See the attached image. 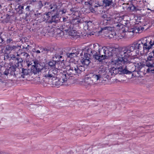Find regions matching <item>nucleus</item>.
<instances>
[{"instance_id": "obj_1", "label": "nucleus", "mask_w": 154, "mask_h": 154, "mask_svg": "<svg viewBox=\"0 0 154 154\" xmlns=\"http://www.w3.org/2000/svg\"><path fill=\"white\" fill-rule=\"evenodd\" d=\"M33 64L32 65L31 71L34 74H37L42 70L45 72L44 74V77L46 78L50 79L52 77H55L58 74L59 69L56 67V61L53 60H51L48 63V64L50 67L51 69L49 70L47 66L43 67L41 65L39 61L37 60H32ZM32 63L30 62L27 63V66L29 67L30 65H32Z\"/></svg>"}, {"instance_id": "obj_2", "label": "nucleus", "mask_w": 154, "mask_h": 154, "mask_svg": "<svg viewBox=\"0 0 154 154\" xmlns=\"http://www.w3.org/2000/svg\"><path fill=\"white\" fill-rule=\"evenodd\" d=\"M143 44L141 40L137 42H134L131 45L128 46L120 49L115 48L118 49L116 52H115V58L117 57V59H122L123 60H125L127 61L126 63H124L126 65L131 63V60L129 57L131 55V53L134 50H136L140 52H145V51L143 47Z\"/></svg>"}, {"instance_id": "obj_3", "label": "nucleus", "mask_w": 154, "mask_h": 154, "mask_svg": "<svg viewBox=\"0 0 154 154\" xmlns=\"http://www.w3.org/2000/svg\"><path fill=\"white\" fill-rule=\"evenodd\" d=\"M98 44H94L92 49L93 57L100 62L110 57L115 58V52L118 50L115 48L109 46L104 47L100 49Z\"/></svg>"}, {"instance_id": "obj_4", "label": "nucleus", "mask_w": 154, "mask_h": 154, "mask_svg": "<svg viewBox=\"0 0 154 154\" xmlns=\"http://www.w3.org/2000/svg\"><path fill=\"white\" fill-rule=\"evenodd\" d=\"M120 58L119 59H114L112 62H113L115 64L116 67H112L109 69V72L111 74V75H115L117 74H131L135 71V69L129 71L127 69V66L124 63L127 62V60Z\"/></svg>"}, {"instance_id": "obj_5", "label": "nucleus", "mask_w": 154, "mask_h": 154, "mask_svg": "<svg viewBox=\"0 0 154 154\" xmlns=\"http://www.w3.org/2000/svg\"><path fill=\"white\" fill-rule=\"evenodd\" d=\"M85 69V67L83 65L72 62L67 66L66 71H64V72L69 79L70 77H72L74 75L81 74Z\"/></svg>"}, {"instance_id": "obj_6", "label": "nucleus", "mask_w": 154, "mask_h": 154, "mask_svg": "<svg viewBox=\"0 0 154 154\" xmlns=\"http://www.w3.org/2000/svg\"><path fill=\"white\" fill-rule=\"evenodd\" d=\"M59 75L61 77L59 79H57V76L55 77H52L53 81H52V84L53 85L56 86H61L63 85V82H66L67 80L69 79V77L67 76L63 71V72H60Z\"/></svg>"}, {"instance_id": "obj_7", "label": "nucleus", "mask_w": 154, "mask_h": 154, "mask_svg": "<svg viewBox=\"0 0 154 154\" xmlns=\"http://www.w3.org/2000/svg\"><path fill=\"white\" fill-rule=\"evenodd\" d=\"M98 77L95 75V73H90L88 74L85 78V86L91 85L96 83L98 81H99Z\"/></svg>"}, {"instance_id": "obj_8", "label": "nucleus", "mask_w": 154, "mask_h": 154, "mask_svg": "<svg viewBox=\"0 0 154 154\" xmlns=\"http://www.w3.org/2000/svg\"><path fill=\"white\" fill-rule=\"evenodd\" d=\"M49 9H52L54 15H51V19L49 20L48 22L51 23L53 22L57 23L60 20L59 14L57 13V6L56 5L54 4L51 5Z\"/></svg>"}, {"instance_id": "obj_9", "label": "nucleus", "mask_w": 154, "mask_h": 154, "mask_svg": "<svg viewBox=\"0 0 154 154\" xmlns=\"http://www.w3.org/2000/svg\"><path fill=\"white\" fill-rule=\"evenodd\" d=\"M92 49L91 48H88L84 53L83 58L81 60V62L83 64L88 66L91 62V56H93Z\"/></svg>"}, {"instance_id": "obj_10", "label": "nucleus", "mask_w": 154, "mask_h": 154, "mask_svg": "<svg viewBox=\"0 0 154 154\" xmlns=\"http://www.w3.org/2000/svg\"><path fill=\"white\" fill-rule=\"evenodd\" d=\"M52 53H54V56L52 57V59L54 60L55 58L56 59H60L62 57H64L66 54V51H63L62 49L58 48L55 50L54 49Z\"/></svg>"}, {"instance_id": "obj_11", "label": "nucleus", "mask_w": 154, "mask_h": 154, "mask_svg": "<svg viewBox=\"0 0 154 154\" xmlns=\"http://www.w3.org/2000/svg\"><path fill=\"white\" fill-rule=\"evenodd\" d=\"M103 5L104 7L110 8H115L116 5V0H103L102 1Z\"/></svg>"}, {"instance_id": "obj_12", "label": "nucleus", "mask_w": 154, "mask_h": 154, "mask_svg": "<svg viewBox=\"0 0 154 154\" xmlns=\"http://www.w3.org/2000/svg\"><path fill=\"white\" fill-rule=\"evenodd\" d=\"M61 28L64 31L66 32H69L72 31H75L73 29L74 26L71 22L65 23L62 25Z\"/></svg>"}, {"instance_id": "obj_13", "label": "nucleus", "mask_w": 154, "mask_h": 154, "mask_svg": "<svg viewBox=\"0 0 154 154\" xmlns=\"http://www.w3.org/2000/svg\"><path fill=\"white\" fill-rule=\"evenodd\" d=\"M99 71L98 73L95 74L96 76L98 77V79L99 81L105 75L106 73V68L103 65H101L98 69Z\"/></svg>"}, {"instance_id": "obj_14", "label": "nucleus", "mask_w": 154, "mask_h": 154, "mask_svg": "<svg viewBox=\"0 0 154 154\" xmlns=\"http://www.w3.org/2000/svg\"><path fill=\"white\" fill-rule=\"evenodd\" d=\"M5 48L4 52L5 54H8L11 53L12 51H16L19 50L18 46L9 45H6Z\"/></svg>"}, {"instance_id": "obj_15", "label": "nucleus", "mask_w": 154, "mask_h": 154, "mask_svg": "<svg viewBox=\"0 0 154 154\" xmlns=\"http://www.w3.org/2000/svg\"><path fill=\"white\" fill-rule=\"evenodd\" d=\"M71 23L74 26L73 29L75 31H76L77 28H78L79 24L81 23L80 20L78 18L73 19Z\"/></svg>"}, {"instance_id": "obj_16", "label": "nucleus", "mask_w": 154, "mask_h": 154, "mask_svg": "<svg viewBox=\"0 0 154 154\" xmlns=\"http://www.w3.org/2000/svg\"><path fill=\"white\" fill-rule=\"evenodd\" d=\"M41 52L43 54H48L53 52L54 48H40Z\"/></svg>"}, {"instance_id": "obj_17", "label": "nucleus", "mask_w": 154, "mask_h": 154, "mask_svg": "<svg viewBox=\"0 0 154 154\" xmlns=\"http://www.w3.org/2000/svg\"><path fill=\"white\" fill-rule=\"evenodd\" d=\"M76 54L77 53H76L75 51H74V50H73L70 53H66V54L64 57H66L69 59H71L73 58L74 57H76Z\"/></svg>"}, {"instance_id": "obj_18", "label": "nucleus", "mask_w": 154, "mask_h": 154, "mask_svg": "<svg viewBox=\"0 0 154 154\" xmlns=\"http://www.w3.org/2000/svg\"><path fill=\"white\" fill-rule=\"evenodd\" d=\"M140 27L138 26L134 27V28L131 29L127 30L128 32L127 33V35L129 34L130 32H132L136 33H140L142 32V30L140 29Z\"/></svg>"}, {"instance_id": "obj_19", "label": "nucleus", "mask_w": 154, "mask_h": 154, "mask_svg": "<svg viewBox=\"0 0 154 154\" xmlns=\"http://www.w3.org/2000/svg\"><path fill=\"white\" fill-rule=\"evenodd\" d=\"M17 67L14 66H11L10 67H8V68L9 70V73L11 75H13L15 76V77H16V74L15 71H16V69Z\"/></svg>"}, {"instance_id": "obj_20", "label": "nucleus", "mask_w": 154, "mask_h": 154, "mask_svg": "<svg viewBox=\"0 0 154 154\" xmlns=\"http://www.w3.org/2000/svg\"><path fill=\"white\" fill-rule=\"evenodd\" d=\"M113 27L116 29L117 30H120L122 29L124 26L123 25L119 22H115L114 23Z\"/></svg>"}, {"instance_id": "obj_21", "label": "nucleus", "mask_w": 154, "mask_h": 154, "mask_svg": "<svg viewBox=\"0 0 154 154\" xmlns=\"http://www.w3.org/2000/svg\"><path fill=\"white\" fill-rule=\"evenodd\" d=\"M17 56H18L17 57V62H15L17 65H15L16 67L19 66L20 65L22 66V63L23 62V60L22 58L19 56L18 54H17Z\"/></svg>"}, {"instance_id": "obj_22", "label": "nucleus", "mask_w": 154, "mask_h": 154, "mask_svg": "<svg viewBox=\"0 0 154 154\" xmlns=\"http://www.w3.org/2000/svg\"><path fill=\"white\" fill-rule=\"evenodd\" d=\"M5 35L2 34V32H0V46L5 43Z\"/></svg>"}, {"instance_id": "obj_23", "label": "nucleus", "mask_w": 154, "mask_h": 154, "mask_svg": "<svg viewBox=\"0 0 154 154\" xmlns=\"http://www.w3.org/2000/svg\"><path fill=\"white\" fill-rule=\"evenodd\" d=\"M29 72L28 70L26 69L22 68L21 72L22 74L21 75V77L23 78H25V76L28 74Z\"/></svg>"}, {"instance_id": "obj_24", "label": "nucleus", "mask_w": 154, "mask_h": 154, "mask_svg": "<svg viewBox=\"0 0 154 154\" xmlns=\"http://www.w3.org/2000/svg\"><path fill=\"white\" fill-rule=\"evenodd\" d=\"M105 21V23L106 25L108 24L111 25L113 24L114 22H115V21L112 18H110V17H109Z\"/></svg>"}, {"instance_id": "obj_25", "label": "nucleus", "mask_w": 154, "mask_h": 154, "mask_svg": "<svg viewBox=\"0 0 154 154\" xmlns=\"http://www.w3.org/2000/svg\"><path fill=\"white\" fill-rule=\"evenodd\" d=\"M154 61V54L153 53H150L147 58L146 61Z\"/></svg>"}, {"instance_id": "obj_26", "label": "nucleus", "mask_w": 154, "mask_h": 154, "mask_svg": "<svg viewBox=\"0 0 154 154\" xmlns=\"http://www.w3.org/2000/svg\"><path fill=\"white\" fill-rule=\"evenodd\" d=\"M146 66L147 67H154V60L152 61H146Z\"/></svg>"}, {"instance_id": "obj_27", "label": "nucleus", "mask_w": 154, "mask_h": 154, "mask_svg": "<svg viewBox=\"0 0 154 154\" xmlns=\"http://www.w3.org/2000/svg\"><path fill=\"white\" fill-rule=\"evenodd\" d=\"M75 51V53H77L76 57H79L83 55V51L81 50H79L78 49L76 50H74Z\"/></svg>"}, {"instance_id": "obj_28", "label": "nucleus", "mask_w": 154, "mask_h": 154, "mask_svg": "<svg viewBox=\"0 0 154 154\" xmlns=\"http://www.w3.org/2000/svg\"><path fill=\"white\" fill-rule=\"evenodd\" d=\"M5 17V18L2 21L4 23H8L10 21V16L8 14H7Z\"/></svg>"}, {"instance_id": "obj_29", "label": "nucleus", "mask_w": 154, "mask_h": 154, "mask_svg": "<svg viewBox=\"0 0 154 154\" xmlns=\"http://www.w3.org/2000/svg\"><path fill=\"white\" fill-rule=\"evenodd\" d=\"M128 9L131 11H134L137 10L136 7L133 4L130 5L128 7Z\"/></svg>"}, {"instance_id": "obj_30", "label": "nucleus", "mask_w": 154, "mask_h": 154, "mask_svg": "<svg viewBox=\"0 0 154 154\" xmlns=\"http://www.w3.org/2000/svg\"><path fill=\"white\" fill-rule=\"evenodd\" d=\"M21 55L24 56V58H25L26 59H28L29 58L30 56L29 54L26 52H22L21 53Z\"/></svg>"}, {"instance_id": "obj_31", "label": "nucleus", "mask_w": 154, "mask_h": 154, "mask_svg": "<svg viewBox=\"0 0 154 154\" xmlns=\"http://www.w3.org/2000/svg\"><path fill=\"white\" fill-rule=\"evenodd\" d=\"M89 128L88 127H86L84 125H83L82 127L79 129V130H81L82 131H84L85 132H88V129Z\"/></svg>"}, {"instance_id": "obj_32", "label": "nucleus", "mask_w": 154, "mask_h": 154, "mask_svg": "<svg viewBox=\"0 0 154 154\" xmlns=\"http://www.w3.org/2000/svg\"><path fill=\"white\" fill-rule=\"evenodd\" d=\"M51 12H48V13H45L44 14V15H45L47 16V17L48 18V19H49V18L50 17V15L51 14L52 15L53 14V13L52 12V9H51Z\"/></svg>"}, {"instance_id": "obj_33", "label": "nucleus", "mask_w": 154, "mask_h": 154, "mask_svg": "<svg viewBox=\"0 0 154 154\" xmlns=\"http://www.w3.org/2000/svg\"><path fill=\"white\" fill-rule=\"evenodd\" d=\"M109 107L112 110H114L116 108V104L115 103L110 105Z\"/></svg>"}, {"instance_id": "obj_34", "label": "nucleus", "mask_w": 154, "mask_h": 154, "mask_svg": "<svg viewBox=\"0 0 154 154\" xmlns=\"http://www.w3.org/2000/svg\"><path fill=\"white\" fill-rule=\"evenodd\" d=\"M67 10L63 8L62 10H61L59 11V14L61 15L63 14L66 13V12Z\"/></svg>"}, {"instance_id": "obj_35", "label": "nucleus", "mask_w": 154, "mask_h": 154, "mask_svg": "<svg viewBox=\"0 0 154 154\" xmlns=\"http://www.w3.org/2000/svg\"><path fill=\"white\" fill-rule=\"evenodd\" d=\"M85 5H88V6H92V2L91 1H90L88 2H85Z\"/></svg>"}, {"instance_id": "obj_36", "label": "nucleus", "mask_w": 154, "mask_h": 154, "mask_svg": "<svg viewBox=\"0 0 154 154\" xmlns=\"http://www.w3.org/2000/svg\"><path fill=\"white\" fill-rule=\"evenodd\" d=\"M9 69L8 68V67H7L6 69L4 72V74L7 76L8 75V74H10L9 72Z\"/></svg>"}, {"instance_id": "obj_37", "label": "nucleus", "mask_w": 154, "mask_h": 154, "mask_svg": "<svg viewBox=\"0 0 154 154\" xmlns=\"http://www.w3.org/2000/svg\"><path fill=\"white\" fill-rule=\"evenodd\" d=\"M102 18H103V19H104V20H103V23L104 24L105 23V20H107V19L109 18L108 17H107V15H106V14H104V15H103L102 17Z\"/></svg>"}, {"instance_id": "obj_38", "label": "nucleus", "mask_w": 154, "mask_h": 154, "mask_svg": "<svg viewBox=\"0 0 154 154\" xmlns=\"http://www.w3.org/2000/svg\"><path fill=\"white\" fill-rule=\"evenodd\" d=\"M112 29V28L110 26H105L103 28H101L102 30H111Z\"/></svg>"}, {"instance_id": "obj_39", "label": "nucleus", "mask_w": 154, "mask_h": 154, "mask_svg": "<svg viewBox=\"0 0 154 154\" xmlns=\"http://www.w3.org/2000/svg\"><path fill=\"white\" fill-rule=\"evenodd\" d=\"M71 11L72 12V13H78V11L76 10V9L75 8H72L70 9Z\"/></svg>"}, {"instance_id": "obj_40", "label": "nucleus", "mask_w": 154, "mask_h": 154, "mask_svg": "<svg viewBox=\"0 0 154 154\" xmlns=\"http://www.w3.org/2000/svg\"><path fill=\"white\" fill-rule=\"evenodd\" d=\"M43 6L42 4V2L41 1H40L38 3V8L39 9H41L42 7Z\"/></svg>"}, {"instance_id": "obj_41", "label": "nucleus", "mask_w": 154, "mask_h": 154, "mask_svg": "<svg viewBox=\"0 0 154 154\" xmlns=\"http://www.w3.org/2000/svg\"><path fill=\"white\" fill-rule=\"evenodd\" d=\"M89 9L90 11L92 13H94L95 12V11L94 9L93 8L92 6H90L89 7Z\"/></svg>"}, {"instance_id": "obj_42", "label": "nucleus", "mask_w": 154, "mask_h": 154, "mask_svg": "<svg viewBox=\"0 0 154 154\" xmlns=\"http://www.w3.org/2000/svg\"><path fill=\"white\" fill-rule=\"evenodd\" d=\"M67 151L63 150L61 152H58L56 153V154H66Z\"/></svg>"}, {"instance_id": "obj_43", "label": "nucleus", "mask_w": 154, "mask_h": 154, "mask_svg": "<svg viewBox=\"0 0 154 154\" xmlns=\"http://www.w3.org/2000/svg\"><path fill=\"white\" fill-rule=\"evenodd\" d=\"M13 39L11 38L8 39L6 41V42L7 44H8L11 42L12 43H13Z\"/></svg>"}, {"instance_id": "obj_44", "label": "nucleus", "mask_w": 154, "mask_h": 154, "mask_svg": "<svg viewBox=\"0 0 154 154\" xmlns=\"http://www.w3.org/2000/svg\"><path fill=\"white\" fill-rule=\"evenodd\" d=\"M17 58V57H16L14 55H13L11 57V59L13 60H15V61H16Z\"/></svg>"}, {"instance_id": "obj_45", "label": "nucleus", "mask_w": 154, "mask_h": 154, "mask_svg": "<svg viewBox=\"0 0 154 154\" xmlns=\"http://www.w3.org/2000/svg\"><path fill=\"white\" fill-rule=\"evenodd\" d=\"M63 22H64V23L68 22V17H63Z\"/></svg>"}, {"instance_id": "obj_46", "label": "nucleus", "mask_w": 154, "mask_h": 154, "mask_svg": "<svg viewBox=\"0 0 154 154\" xmlns=\"http://www.w3.org/2000/svg\"><path fill=\"white\" fill-rule=\"evenodd\" d=\"M127 15H123L122 16H121L119 17V18L121 19V20H124V19H125V17H127Z\"/></svg>"}, {"instance_id": "obj_47", "label": "nucleus", "mask_w": 154, "mask_h": 154, "mask_svg": "<svg viewBox=\"0 0 154 154\" xmlns=\"http://www.w3.org/2000/svg\"><path fill=\"white\" fill-rule=\"evenodd\" d=\"M140 65H139V64L138 63L137 64L136 66H135V67H137V68L138 69H140L141 68V66H141V64L140 63Z\"/></svg>"}, {"instance_id": "obj_48", "label": "nucleus", "mask_w": 154, "mask_h": 154, "mask_svg": "<svg viewBox=\"0 0 154 154\" xmlns=\"http://www.w3.org/2000/svg\"><path fill=\"white\" fill-rule=\"evenodd\" d=\"M18 8L19 9L23 10L24 9V6L21 5H20L18 6Z\"/></svg>"}, {"instance_id": "obj_49", "label": "nucleus", "mask_w": 154, "mask_h": 154, "mask_svg": "<svg viewBox=\"0 0 154 154\" xmlns=\"http://www.w3.org/2000/svg\"><path fill=\"white\" fill-rule=\"evenodd\" d=\"M151 68L150 67H149V68L147 69V72H148L152 73V71L150 70Z\"/></svg>"}, {"instance_id": "obj_50", "label": "nucleus", "mask_w": 154, "mask_h": 154, "mask_svg": "<svg viewBox=\"0 0 154 154\" xmlns=\"http://www.w3.org/2000/svg\"><path fill=\"white\" fill-rule=\"evenodd\" d=\"M34 52L35 53H36L37 54H39L41 52V51L40 50H37L35 51Z\"/></svg>"}, {"instance_id": "obj_51", "label": "nucleus", "mask_w": 154, "mask_h": 154, "mask_svg": "<svg viewBox=\"0 0 154 154\" xmlns=\"http://www.w3.org/2000/svg\"><path fill=\"white\" fill-rule=\"evenodd\" d=\"M73 152L72 151H69L68 152L67 151V152H66V154H72Z\"/></svg>"}, {"instance_id": "obj_52", "label": "nucleus", "mask_w": 154, "mask_h": 154, "mask_svg": "<svg viewBox=\"0 0 154 154\" xmlns=\"http://www.w3.org/2000/svg\"><path fill=\"white\" fill-rule=\"evenodd\" d=\"M30 6H27L26 8V11H29L30 10L29 8Z\"/></svg>"}, {"instance_id": "obj_53", "label": "nucleus", "mask_w": 154, "mask_h": 154, "mask_svg": "<svg viewBox=\"0 0 154 154\" xmlns=\"http://www.w3.org/2000/svg\"><path fill=\"white\" fill-rule=\"evenodd\" d=\"M18 12L19 14H22L23 13V10H22L19 9V11H18Z\"/></svg>"}, {"instance_id": "obj_54", "label": "nucleus", "mask_w": 154, "mask_h": 154, "mask_svg": "<svg viewBox=\"0 0 154 154\" xmlns=\"http://www.w3.org/2000/svg\"><path fill=\"white\" fill-rule=\"evenodd\" d=\"M150 67V68H151L150 70L152 71V73L154 72V67Z\"/></svg>"}, {"instance_id": "obj_55", "label": "nucleus", "mask_w": 154, "mask_h": 154, "mask_svg": "<svg viewBox=\"0 0 154 154\" xmlns=\"http://www.w3.org/2000/svg\"><path fill=\"white\" fill-rule=\"evenodd\" d=\"M150 67V68H151L150 70L152 71V73L154 72V67Z\"/></svg>"}, {"instance_id": "obj_56", "label": "nucleus", "mask_w": 154, "mask_h": 154, "mask_svg": "<svg viewBox=\"0 0 154 154\" xmlns=\"http://www.w3.org/2000/svg\"><path fill=\"white\" fill-rule=\"evenodd\" d=\"M29 45H28L27 47H23V49H25L26 50L28 51V50H29V48H28V47H29Z\"/></svg>"}, {"instance_id": "obj_57", "label": "nucleus", "mask_w": 154, "mask_h": 154, "mask_svg": "<svg viewBox=\"0 0 154 154\" xmlns=\"http://www.w3.org/2000/svg\"><path fill=\"white\" fill-rule=\"evenodd\" d=\"M97 5L98 6V7L102 6V7H104V5H103V3H102V4H101V3H100V4H98Z\"/></svg>"}, {"instance_id": "obj_58", "label": "nucleus", "mask_w": 154, "mask_h": 154, "mask_svg": "<svg viewBox=\"0 0 154 154\" xmlns=\"http://www.w3.org/2000/svg\"><path fill=\"white\" fill-rule=\"evenodd\" d=\"M41 15V13H38V14H35V16L37 17H39V15Z\"/></svg>"}, {"instance_id": "obj_59", "label": "nucleus", "mask_w": 154, "mask_h": 154, "mask_svg": "<svg viewBox=\"0 0 154 154\" xmlns=\"http://www.w3.org/2000/svg\"><path fill=\"white\" fill-rule=\"evenodd\" d=\"M9 57V56L8 55H7L5 56V58H6L7 59H8Z\"/></svg>"}, {"instance_id": "obj_60", "label": "nucleus", "mask_w": 154, "mask_h": 154, "mask_svg": "<svg viewBox=\"0 0 154 154\" xmlns=\"http://www.w3.org/2000/svg\"><path fill=\"white\" fill-rule=\"evenodd\" d=\"M140 29H141L142 32L143 31V30L144 29V28L142 27H140Z\"/></svg>"}, {"instance_id": "obj_61", "label": "nucleus", "mask_w": 154, "mask_h": 154, "mask_svg": "<svg viewBox=\"0 0 154 154\" xmlns=\"http://www.w3.org/2000/svg\"><path fill=\"white\" fill-rule=\"evenodd\" d=\"M82 0H76V1H77L78 2H79V3H80V2H82Z\"/></svg>"}, {"instance_id": "obj_62", "label": "nucleus", "mask_w": 154, "mask_h": 154, "mask_svg": "<svg viewBox=\"0 0 154 154\" xmlns=\"http://www.w3.org/2000/svg\"><path fill=\"white\" fill-rule=\"evenodd\" d=\"M35 106V105H30L29 106V107L31 108L32 107L34 106Z\"/></svg>"}, {"instance_id": "obj_63", "label": "nucleus", "mask_w": 154, "mask_h": 154, "mask_svg": "<svg viewBox=\"0 0 154 154\" xmlns=\"http://www.w3.org/2000/svg\"><path fill=\"white\" fill-rule=\"evenodd\" d=\"M98 7V5H95L94 6V8H97V7Z\"/></svg>"}, {"instance_id": "obj_64", "label": "nucleus", "mask_w": 154, "mask_h": 154, "mask_svg": "<svg viewBox=\"0 0 154 154\" xmlns=\"http://www.w3.org/2000/svg\"><path fill=\"white\" fill-rule=\"evenodd\" d=\"M2 5L0 4V9H1L2 8Z\"/></svg>"}]
</instances>
